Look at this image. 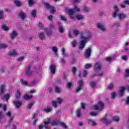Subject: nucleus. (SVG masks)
<instances>
[{
	"label": "nucleus",
	"instance_id": "obj_1",
	"mask_svg": "<svg viewBox=\"0 0 129 129\" xmlns=\"http://www.w3.org/2000/svg\"><path fill=\"white\" fill-rule=\"evenodd\" d=\"M91 34L86 32L82 34L81 36V41L80 42L79 49L80 50H83L85 47V45L88 41V40L91 39Z\"/></svg>",
	"mask_w": 129,
	"mask_h": 129
},
{
	"label": "nucleus",
	"instance_id": "obj_2",
	"mask_svg": "<svg viewBox=\"0 0 129 129\" xmlns=\"http://www.w3.org/2000/svg\"><path fill=\"white\" fill-rule=\"evenodd\" d=\"M114 12L113 14V18H116V16H117L119 20L120 21H122V20H123L126 18V15L123 13H118V8L116 6H114Z\"/></svg>",
	"mask_w": 129,
	"mask_h": 129
},
{
	"label": "nucleus",
	"instance_id": "obj_3",
	"mask_svg": "<svg viewBox=\"0 0 129 129\" xmlns=\"http://www.w3.org/2000/svg\"><path fill=\"white\" fill-rule=\"evenodd\" d=\"M94 69L96 73H98L101 70V62L100 61L96 62Z\"/></svg>",
	"mask_w": 129,
	"mask_h": 129
},
{
	"label": "nucleus",
	"instance_id": "obj_4",
	"mask_svg": "<svg viewBox=\"0 0 129 129\" xmlns=\"http://www.w3.org/2000/svg\"><path fill=\"white\" fill-rule=\"evenodd\" d=\"M31 65H28L25 71V74L28 77L33 76V75H34V73L32 71V70H31Z\"/></svg>",
	"mask_w": 129,
	"mask_h": 129
},
{
	"label": "nucleus",
	"instance_id": "obj_5",
	"mask_svg": "<svg viewBox=\"0 0 129 129\" xmlns=\"http://www.w3.org/2000/svg\"><path fill=\"white\" fill-rule=\"evenodd\" d=\"M104 107V103L101 101H99L98 102V105H95L94 106V109L95 110H102L103 107Z\"/></svg>",
	"mask_w": 129,
	"mask_h": 129
},
{
	"label": "nucleus",
	"instance_id": "obj_6",
	"mask_svg": "<svg viewBox=\"0 0 129 129\" xmlns=\"http://www.w3.org/2000/svg\"><path fill=\"white\" fill-rule=\"evenodd\" d=\"M44 6L45 8H46L48 10H50L51 14H54L56 10H55V8L51 6L49 3H44Z\"/></svg>",
	"mask_w": 129,
	"mask_h": 129
},
{
	"label": "nucleus",
	"instance_id": "obj_7",
	"mask_svg": "<svg viewBox=\"0 0 129 129\" xmlns=\"http://www.w3.org/2000/svg\"><path fill=\"white\" fill-rule=\"evenodd\" d=\"M84 56L87 58L90 57V56H91V48L90 47H88L85 50Z\"/></svg>",
	"mask_w": 129,
	"mask_h": 129
},
{
	"label": "nucleus",
	"instance_id": "obj_8",
	"mask_svg": "<svg viewBox=\"0 0 129 129\" xmlns=\"http://www.w3.org/2000/svg\"><path fill=\"white\" fill-rule=\"evenodd\" d=\"M67 13L70 16V19L74 20V14L75 13L74 10L73 9H68Z\"/></svg>",
	"mask_w": 129,
	"mask_h": 129
},
{
	"label": "nucleus",
	"instance_id": "obj_9",
	"mask_svg": "<svg viewBox=\"0 0 129 129\" xmlns=\"http://www.w3.org/2000/svg\"><path fill=\"white\" fill-rule=\"evenodd\" d=\"M124 91H125V88H124V87H121L118 93V95H119V96H120V97H122V96L124 95Z\"/></svg>",
	"mask_w": 129,
	"mask_h": 129
},
{
	"label": "nucleus",
	"instance_id": "obj_10",
	"mask_svg": "<svg viewBox=\"0 0 129 129\" xmlns=\"http://www.w3.org/2000/svg\"><path fill=\"white\" fill-rule=\"evenodd\" d=\"M101 121L103 122V123H105V124H106V125H108L109 124H110L112 122V120L107 119L106 118H102L101 119Z\"/></svg>",
	"mask_w": 129,
	"mask_h": 129
},
{
	"label": "nucleus",
	"instance_id": "obj_11",
	"mask_svg": "<svg viewBox=\"0 0 129 129\" xmlns=\"http://www.w3.org/2000/svg\"><path fill=\"white\" fill-rule=\"evenodd\" d=\"M49 69L50 70V73H51V74H55V72H56V65L50 64L49 66Z\"/></svg>",
	"mask_w": 129,
	"mask_h": 129
},
{
	"label": "nucleus",
	"instance_id": "obj_12",
	"mask_svg": "<svg viewBox=\"0 0 129 129\" xmlns=\"http://www.w3.org/2000/svg\"><path fill=\"white\" fill-rule=\"evenodd\" d=\"M19 34L18 32L16 31H12L10 34V37L11 40H14L15 38H17L18 37Z\"/></svg>",
	"mask_w": 129,
	"mask_h": 129
},
{
	"label": "nucleus",
	"instance_id": "obj_13",
	"mask_svg": "<svg viewBox=\"0 0 129 129\" xmlns=\"http://www.w3.org/2000/svg\"><path fill=\"white\" fill-rule=\"evenodd\" d=\"M97 27L98 28V29L101 30L102 32H105V27H104V25L99 23L97 24Z\"/></svg>",
	"mask_w": 129,
	"mask_h": 129
},
{
	"label": "nucleus",
	"instance_id": "obj_14",
	"mask_svg": "<svg viewBox=\"0 0 129 129\" xmlns=\"http://www.w3.org/2000/svg\"><path fill=\"white\" fill-rule=\"evenodd\" d=\"M14 103L16 106V107H17V108H20V107H21V105H23V102L21 101H15L14 102Z\"/></svg>",
	"mask_w": 129,
	"mask_h": 129
},
{
	"label": "nucleus",
	"instance_id": "obj_15",
	"mask_svg": "<svg viewBox=\"0 0 129 129\" xmlns=\"http://www.w3.org/2000/svg\"><path fill=\"white\" fill-rule=\"evenodd\" d=\"M49 122H44V125L41 124L39 126V129H43L44 127H45V129H49V127L48 126V124H49Z\"/></svg>",
	"mask_w": 129,
	"mask_h": 129
},
{
	"label": "nucleus",
	"instance_id": "obj_16",
	"mask_svg": "<svg viewBox=\"0 0 129 129\" xmlns=\"http://www.w3.org/2000/svg\"><path fill=\"white\" fill-rule=\"evenodd\" d=\"M9 56H17L18 55V52L16 50L14 49L9 52Z\"/></svg>",
	"mask_w": 129,
	"mask_h": 129
},
{
	"label": "nucleus",
	"instance_id": "obj_17",
	"mask_svg": "<svg viewBox=\"0 0 129 129\" xmlns=\"http://www.w3.org/2000/svg\"><path fill=\"white\" fill-rule=\"evenodd\" d=\"M44 31L45 32L47 36H51L52 35V30L48 29V28H44Z\"/></svg>",
	"mask_w": 129,
	"mask_h": 129
},
{
	"label": "nucleus",
	"instance_id": "obj_18",
	"mask_svg": "<svg viewBox=\"0 0 129 129\" xmlns=\"http://www.w3.org/2000/svg\"><path fill=\"white\" fill-rule=\"evenodd\" d=\"M18 15L20 18H21V20H23V21L26 19V14H25L23 11L19 12Z\"/></svg>",
	"mask_w": 129,
	"mask_h": 129
},
{
	"label": "nucleus",
	"instance_id": "obj_19",
	"mask_svg": "<svg viewBox=\"0 0 129 129\" xmlns=\"http://www.w3.org/2000/svg\"><path fill=\"white\" fill-rule=\"evenodd\" d=\"M37 84H38V80H33L28 84V85L30 86H35V85H37Z\"/></svg>",
	"mask_w": 129,
	"mask_h": 129
},
{
	"label": "nucleus",
	"instance_id": "obj_20",
	"mask_svg": "<svg viewBox=\"0 0 129 129\" xmlns=\"http://www.w3.org/2000/svg\"><path fill=\"white\" fill-rule=\"evenodd\" d=\"M34 97V96L33 95H29L28 94H25L23 96L24 99H25V100H29V99H32Z\"/></svg>",
	"mask_w": 129,
	"mask_h": 129
},
{
	"label": "nucleus",
	"instance_id": "obj_21",
	"mask_svg": "<svg viewBox=\"0 0 129 129\" xmlns=\"http://www.w3.org/2000/svg\"><path fill=\"white\" fill-rule=\"evenodd\" d=\"M6 88V86L1 85L0 87V96L2 94H4L5 93V88Z\"/></svg>",
	"mask_w": 129,
	"mask_h": 129
},
{
	"label": "nucleus",
	"instance_id": "obj_22",
	"mask_svg": "<svg viewBox=\"0 0 129 129\" xmlns=\"http://www.w3.org/2000/svg\"><path fill=\"white\" fill-rule=\"evenodd\" d=\"M49 123H50L51 125H57V124H60V122L56 120H53L51 122L49 121Z\"/></svg>",
	"mask_w": 129,
	"mask_h": 129
},
{
	"label": "nucleus",
	"instance_id": "obj_23",
	"mask_svg": "<svg viewBox=\"0 0 129 129\" xmlns=\"http://www.w3.org/2000/svg\"><path fill=\"white\" fill-rule=\"evenodd\" d=\"M52 51L56 55V56L58 57V53H57L58 52V49L57 48V47L53 46L52 48Z\"/></svg>",
	"mask_w": 129,
	"mask_h": 129
},
{
	"label": "nucleus",
	"instance_id": "obj_24",
	"mask_svg": "<svg viewBox=\"0 0 129 129\" xmlns=\"http://www.w3.org/2000/svg\"><path fill=\"white\" fill-rule=\"evenodd\" d=\"M39 38L41 40H45V33L41 32L39 34Z\"/></svg>",
	"mask_w": 129,
	"mask_h": 129
},
{
	"label": "nucleus",
	"instance_id": "obj_25",
	"mask_svg": "<svg viewBox=\"0 0 129 129\" xmlns=\"http://www.w3.org/2000/svg\"><path fill=\"white\" fill-rule=\"evenodd\" d=\"M14 4L17 6V7H21V6H22V2L18 0L14 1Z\"/></svg>",
	"mask_w": 129,
	"mask_h": 129
},
{
	"label": "nucleus",
	"instance_id": "obj_26",
	"mask_svg": "<svg viewBox=\"0 0 129 129\" xmlns=\"http://www.w3.org/2000/svg\"><path fill=\"white\" fill-rule=\"evenodd\" d=\"M61 51L62 53V55H63V57H68V54L67 53H66V51H65V49L62 47L61 49Z\"/></svg>",
	"mask_w": 129,
	"mask_h": 129
},
{
	"label": "nucleus",
	"instance_id": "obj_27",
	"mask_svg": "<svg viewBox=\"0 0 129 129\" xmlns=\"http://www.w3.org/2000/svg\"><path fill=\"white\" fill-rule=\"evenodd\" d=\"M10 97H11V95H10V94H7L4 95V99H6L7 102L10 99Z\"/></svg>",
	"mask_w": 129,
	"mask_h": 129
},
{
	"label": "nucleus",
	"instance_id": "obj_28",
	"mask_svg": "<svg viewBox=\"0 0 129 129\" xmlns=\"http://www.w3.org/2000/svg\"><path fill=\"white\" fill-rule=\"evenodd\" d=\"M76 115L78 117L81 116V109H78L77 110Z\"/></svg>",
	"mask_w": 129,
	"mask_h": 129
},
{
	"label": "nucleus",
	"instance_id": "obj_29",
	"mask_svg": "<svg viewBox=\"0 0 129 129\" xmlns=\"http://www.w3.org/2000/svg\"><path fill=\"white\" fill-rule=\"evenodd\" d=\"M90 86H91V87H92V88H94L96 87V86L97 85V84H96V82H95L94 81H92V82H90Z\"/></svg>",
	"mask_w": 129,
	"mask_h": 129
},
{
	"label": "nucleus",
	"instance_id": "obj_30",
	"mask_svg": "<svg viewBox=\"0 0 129 129\" xmlns=\"http://www.w3.org/2000/svg\"><path fill=\"white\" fill-rule=\"evenodd\" d=\"M9 45L7 44H1L0 43V49H6V48H8Z\"/></svg>",
	"mask_w": 129,
	"mask_h": 129
},
{
	"label": "nucleus",
	"instance_id": "obj_31",
	"mask_svg": "<svg viewBox=\"0 0 129 129\" xmlns=\"http://www.w3.org/2000/svg\"><path fill=\"white\" fill-rule=\"evenodd\" d=\"M64 31H65V30L63 28V26H59L58 32H59V33H61L62 34V33H63V32Z\"/></svg>",
	"mask_w": 129,
	"mask_h": 129
},
{
	"label": "nucleus",
	"instance_id": "obj_32",
	"mask_svg": "<svg viewBox=\"0 0 129 129\" xmlns=\"http://www.w3.org/2000/svg\"><path fill=\"white\" fill-rule=\"evenodd\" d=\"M31 15L32 17H33V18H36V16L37 15V11H36L35 10H33L31 13Z\"/></svg>",
	"mask_w": 129,
	"mask_h": 129
},
{
	"label": "nucleus",
	"instance_id": "obj_33",
	"mask_svg": "<svg viewBox=\"0 0 129 129\" xmlns=\"http://www.w3.org/2000/svg\"><path fill=\"white\" fill-rule=\"evenodd\" d=\"M4 11L0 10V20H4V19L5 18L4 16Z\"/></svg>",
	"mask_w": 129,
	"mask_h": 129
},
{
	"label": "nucleus",
	"instance_id": "obj_34",
	"mask_svg": "<svg viewBox=\"0 0 129 129\" xmlns=\"http://www.w3.org/2000/svg\"><path fill=\"white\" fill-rule=\"evenodd\" d=\"M16 97L18 99L21 97V92H20V90H18L17 91V94L16 95Z\"/></svg>",
	"mask_w": 129,
	"mask_h": 129
},
{
	"label": "nucleus",
	"instance_id": "obj_35",
	"mask_svg": "<svg viewBox=\"0 0 129 129\" xmlns=\"http://www.w3.org/2000/svg\"><path fill=\"white\" fill-rule=\"evenodd\" d=\"M52 108L49 107V108H45L43 109V111H44L45 112H51V111H52Z\"/></svg>",
	"mask_w": 129,
	"mask_h": 129
},
{
	"label": "nucleus",
	"instance_id": "obj_36",
	"mask_svg": "<svg viewBox=\"0 0 129 129\" xmlns=\"http://www.w3.org/2000/svg\"><path fill=\"white\" fill-rule=\"evenodd\" d=\"M55 92H56V93H60V92H61V90L60 89V88L58 86H55Z\"/></svg>",
	"mask_w": 129,
	"mask_h": 129
},
{
	"label": "nucleus",
	"instance_id": "obj_37",
	"mask_svg": "<svg viewBox=\"0 0 129 129\" xmlns=\"http://www.w3.org/2000/svg\"><path fill=\"white\" fill-rule=\"evenodd\" d=\"M76 18L78 20H83V16L81 15H77L76 16Z\"/></svg>",
	"mask_w": 129,
	"mask_h": 129
},
{
	"label": "nucleus",
	"instance_id": "obj_38",
	"mask_svg": "<svg viewBox=\"0 0 129 129\" xmlns=\"http://www.w3.org/2000/svg\"><path fill=\"white\" fill-rule=\"evenodd\" d=\"M72 86V83L71 82H68L66 84V87H67L68 89H70Z\"/></svg>",
	"mask_w": 129,
	"mask_h": 129
},
{
	"label": "nucleus",
	"instance_id": "obj_39",
	"mask_svg": "<svg viewBox=\"0 0 129 129\" xmlns=\"http://www.w3.org/2000/svg\"><path fill=\"white\" fill-rule=\"evenodd\" d=\"M2 29L4 30V31H9V30H10V28H9V27L5 25H2Z\"/></svg>",
	"mask_w": 129,
	"mask_h": 129
},
{
	"label": "nucleus",
	"instance_id": "obj_40",
	"mask_svg": "<svg viewBox=\"0 0 129 129\" xmlns=\"http://www.w3.org/2000/svg\"><path fill=\"white\" fill-rule=\"evenodd\" d=\"M59 124L63 127V128H67V125L65 124V123L59 122Z\"/></svg>",
	"mask_w": 129,
	"mask_h": 129
},
{
	"label": "nucleus",
	"instance_id": "obj_41",
	"mask_svg": "<svg viewBox=\"0 0 129 129\" xmlns=\"http://www.w3.org/2000/svg\"><path fill=\"white\" fill-rule=\"evenodd\" d=\"M73 10L75 13L76 12H80V9L78 8V7H77L76 6H75V7L74 9H73Z\"/></svg>",
	"mask_w": 129,
	"mask_h": 129
},
{
	"label": "nucleus",
	"instance_id": "obj_42",
	"mask_svg": "<svg viewBox=\"0 0 129 129\" xmlns=\"http://www.w3.org/2000/svg\"><path fill=\"white\" fill-rule=\"evenodd\" d=\"M83 83H84V82L82 80H80L78 82V84L79 86L80 87H82V86L83 85Z\"/></svg>",
	"mask_w": 129,
	"mask_h": 129
},
{
	"label": "nucleus",
	"instance_id": "obj_43",
	"mask_svg": "<svg viewBox=\"0 0 129 129\" xmlns=\"http://www.w3.org/2000/svg\"><path fill=\"white\" fill-rule=\"evenodd\" d=\"M77 44V41L76 40H74L72 43V45L74 48L76 47V45Z\"/></svg>",
	"mask_w": 129,
	"mask_h": 129
},
{
	"label": "nucleus",
	"instance_id": "obj_44",
	"mask_svg": "<svg viewBox=\"0 0 129 129\" xmlns=\"http://www.w3.org/2000/svg\"><path fill=\"white\" fill-rule=\"evenodd\" d=\"M115 96H116V93L115 92H113L111 94V98H112V99H114Z\"/></svg>",
	"mask_w": 129,
	"mask_h": 129
},
{
	"label": "nucleus",
	"instance_id": "obj_45",
	"mask_svg": "<svg viewBox=\"0 0 129 129\" xmlns=\"http://www.w3.org/2000/svg\"><path fill=\"white\" fill-rule=\"evenodd\" d=\"M21 82L23 85H29L28 82L24 81V80H21Z\"/></svg>",
	"mask_w": 129,
	"mask_h": 129
},
{
	"label": "nucleus",
	"instance_id": "obj_46",
	"mask_svg": "<svg viewBox=\"0 0 129 129\" xmlns=\"http://www.w3.org/2000/svg\"><path fill=\"white\" fill-rule=\"evenodd\" d=\"M59 19L61 20V21H64V22H66L67 21V19L65 18V17L62 15H60L59 17Z\"/></svg>",
	"mask_w": 129,
	"mask_h": 129
},
{
	"label": "nucleus",
	"instance_id": "obj_47",
	"mask_svg": "<svg viewBox=\"0 0 129 129\" xmlns=\"http://www.w3.org/2000/svg\"><path fill=\"white\" fill-rule=\"evenodd\" d=\"M113 84H110L109 86L107 87V89H109V90H111L112 88H113Z\"/></svg>",
	"mask_w": 129,
	"mask_h": 129
},
{
	"label": "nucleus",
	"instance_id": "obj_48",
	"mask_svg": "<svg viewBox=\"0 0 129 129\" xmlns=\"http://www.w3.org/2000/svg\"><path fill=\"white\" fill-rule=\"evenodd\" d=\"M73 32L74 35L76 36H77V35L79 34V32L77 30H74Z\"/></svg>",
	"mask_w": 129,
	"mask_h": 129
},
{
	"label": "nucleus",
	"instance_id": "obj_49",
	"mask_svg": "<svg viewBox=\"0 0 129 129\" xmlns=\"http://www.w3.org/2000/svg\"><path fill=\"white\" fill-rule=\"evenodd\" d=\"M91 67V64L89 63H87L85 65V69H89Z\"/></svg>",
	"mask_w": 129,
	"mask_h": 129
},
{
	"label": "nucleus",
	"instance_id": "obj_50",
	"mask_svg": "<svg viewBox=\"0 0 129 129\" xmlns=\"http://www.w3.org/2000/svg\"><path fill=\"white\" fill-rule=\"evenodd\" d=\"M83 11L86 13H88V12H89V9L87 7L85 6L83 8Z\"/></svg>",
	"mask_w": 129,
	"mask_h": 129
},
{
	"label": "nucleus",
	"instance_id": "obj_51",
	"mask_svg": "<svg viewBox=\"0 0 129 129\" xmlns=\"http://www.w3.org/2000/svg\"><path fill=\"white\" fill-rule=\"evenodd\" d=\"M72 71L73 74L75 75V74H76V72L77 71V69H76V68H75V67H73L72 70Z\"/></svg>",
	"mask_w": 129,
	"mask_h": 129
},
{
	"label": "nucleus",
	"instance_id": "obj_52",
	"mask_svg": "<svg viewBox=\"0 0 129 129\" xmlns=\"http://www.w3.org/2000/svg\"><path fill=\"white\" fill-rule=\"evenodd\" d=\"M52 106H53L55 108H57V102L52 101Z\"/></svg>",
	"mask_w": 129,
	"mask_h": 129
},
{
	"label": "nucleus",
	"instance_id": "obj_53",
	"mask_svg": "<svg viewBox=\"0 0 129 129\" xmlns=\"http://www.w3.org/2000/svg\"><path fill=\"white\" fill-rule=\"evenodd\" d=\"M81 0H73V4L75 5L76 4H78V3H80Z\"/></svg>",
	"mask_w": 129,
	"mask_h": 129
},
{
	"label": "nucleus",
	"instance_id": "obj_54",
	"mask_svg": "<svg viewBox=\"0 0 129 129\" xmlns=\"http://www.w3.org/2000/svg\"><path fill=\"white\" fill-rule=\"evenodd\" d=\"M90 114L91 115V116H96L97 115L98 113L95 112H91Z\"/></svg>",
	"mask_w": 129,
	"mask_h": 129
},
{
	"label": "nucleus",
	"instance_id": "obj_55",
	"mask_svg": "<svg viewBox=\"0 0 129 129\" xmlns=\"http://www.w3.org/2000/svg\"><path fill=\"white\" fill-rule=\"evenodd\" d=\"M113 120H114V121H118V120H119V117L118 116H115L113 117Z\"/></svg>",
	"mask_w": 129,
	"mask_h": 129
},
{
	"label": "nucleus",
	"instance_id": "obj_56",
	"mask_svg": "<svg viewBox=\"0 0 129 129\" xmlns=\"http://www.w3.org/2000/svg\"><path fill=\"white\" fill-rule=\"evenodd\" d=\"M114 27H115L116 28H117V27H119V26H120L119 22H115V23H114Z\"/></svg>",
	"mask_w": 129,
	"mask_h": 129
},
{
	"label": "nucleus",
	"instance_id": "obj_57",
	"mask_svg": "<svg viewBox=\"0 0 129 129\" xmlns=\"http://www.w3.org/2000/svg\"><path fill=\"white\" fill-rule=\"evenodd\" d=\"M82 89V87L78 86V88L76 89V92H79Z\"/></svg>",
	"mask_w": 129,
	"mask_h": 129
},
{
	"label": "nucleus",
	"instance_id": "obj_58",
	"mask_svg": "<svg viewBox=\"0 0 129 129\" xmlns=\"http://www.w3.org/2000/svg\"><path fill=\"white\" fill-rule=\"evenodd\" d=\"M57 101L58 103H59V104H61V103H62V101H63V100H62V99L60 98H57Z\"/></svg>",
	"mask_w": 129,
	"mask_h": 129
},
{
	"label": "nucleus",
	"instance_id": "obj_59",
	"mask_svg": "<svg viewBox=\"0 0 129 129\" xmlns=\"http://www.w3.org/2000/svg\"><path fill=\"white\" fill-rule=\"evenodd\" d=\"M28 4L29 6H33V5H34V1H33V0H29Z\"/></svg>",
	"mask_w": 129,
	"mask_h": 129
},
{
	"label": "nucleus",
	"instance_id": "obj_60",
	"mask_svg": "<svg viewBox=\"0 0 129 129\" xmlns=\"http://www.w3.org/2000/svg\"><path fill=\"white\" fill-rule=\"evenodd\" d=\"M4 116L5 114H4L3 112L0 111V119H2V118H4Z\"/></svg>",
	"mask_w": 129,
	"mask_h": 129
},
{
	"label": "nucleus",
	"instance_id": "obj_61",
	"mask_svg": "<svg viewBox=\"0 0 129 129\" xmlns=\"http://www.w3.org/2000/svg\"><path fill=\"white\" fill-rule=\"evenodd\" d=\"M33 105H34V103H31L28 104L27 108H28V109H31V108L33 106Z\"/></svg>",
	"mask_w": 129,
	"mask_h": 129
},
{
	"label": "nucleus",
	"instance_id": "obj_62",
	"mask_svg": "<svg viewBox=\"0 0 129 129\" xmlns=\"http://www.w3.org/2000/svg\"><path fill=\"white\" fill-rule=\"evenodd\" d=\"M105 60L107 62H110V61H111V60H112V58L110 57H107L105 58Z\"/></svg>",
	"mask_w": 129,
	"mask_h": 129
},
{
	"label": "nucleus",
	"instance_id": "obj_63",
	"mask_svg": "<svg viewBox=\"0 0 129 129\" xmlns=\"http://www.w3.org/2000/svg\"><path fill=\"white\" fill-rule=\"evenodd\" d=\"M87 75V72L86 71H84L83 73V77H86Z\"/></svg>",
	"mask_w": 129,
	"mask_h": 129
},
{
	"label": "nucleus",
	"instance_id": "obj_64",
	"mask_svg": "<svg viewBox=\"0 0 129 129\" xmlns=\"http://www.w3.org/2000/svg\"><path fill=\"white\" fill-rule=\"evenodd\" d=\"M123 3L125 5H127L128 6H129V0H124L123 1Z\"/></svg>",
	"mask_w": 129,
	"mask_h": 129
}]
</instances>
